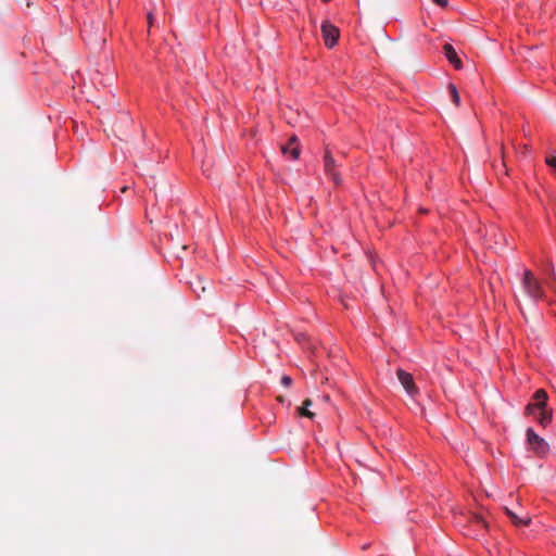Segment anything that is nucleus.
<instances>
[{
	"label": "nucleus",
	"mask_w": 556,
	"mask_h": 556,
	"mask_svg": "<svg viewBox=\"0 0 556 556\" xmlns=\"http://www.w3.org/2000/svg\"><path fill=\"white\" fill-rule=\"evenodd\" d=\"M545 162L546 164L554 169L555 174H556V153L555 154H551V155H547L546 159H545Z\"/></svg>",
	"instance_id": "4468645a"
},
{
	"label": "nucleus",
	"mask_w": 556,
	"mask_h": 556,
	"mask_svg": "<svg viewBox=\"0 0 556 556\" xmlns=\"http://www.w3.org/2000/svg\"><path fill=\"white\" fill-rule=\"evenodd\" d=\"M321 33H323V37H324V40H325V45L328 48H332L338 42L340 31L330 22L325 21L321 24Z\"/></svg>",
	"instance_id": "20e7f679"
},
{
	"label": "nucleus",
	"mask_w": 556,
	"mask_h": 556,
	"mask_svg": "<svg viewBox=\"0 0 556 556\" xmlns=\"http://www.w3.org/2000/svg\"><path fill=\"white\" fill-rule=\"evenodd\" d=\"M291 383H292V379H291V377H289V376H287V375H285V376H282V377H281V384H282V386H285V387H287V388H288V387H290V386H291Z\"/></svg>",
	"instance_id": "dca6fc26"
},
{
	"label": "nucleus",
	"mask_w": 556,
	"mask_h": 556,
	"mask_svg": "<svg viewBox=\"0 0 556 556\" xmlns=\"http://www.w3.org/2000/svg\"><path fill=\"white\" fill-rule=\"evenodd\" d=\"M190 287L198 298L212 290V283L202 277H195L193 281H190Z\"/></svg>",
	"instance_id": "0eeeda50"
},
{
	"label": "nucleus",
	"mask_w": 556,
	"mask_h": 556,
	"mask_svg": "<svg viewBox=\"0 0 556 556\" xmlns=\"http://www.w3.org/2000/svg\"><path fill=\"white\" fill-rule=\"evenodd\" d=\"M340 164L333 159L331 152L326 148L324 153V172L326 176L333 181L334 185L339 186L342 182V177L339 172Z\"/></svg>",
	"instance_id": "f03ea898"
},
{
	"label": "nucleus",
	"mask_w": 556,
	"mask_h": 556,
	"mask_svg": "<svg viewBox=\"0 0 556 556\" xmlns=\"http://www.w3.org/2000/svg\"><path fill=\"white\" fill-rule=\"evenodd\" d=\"M505 511H506L507 516L509 517L510 521L516 527L528 526L531 522V517L528 514H525L523 516H519L518 514H516L515 511L510 510L507 507L505 508Z\"/></svg>",
	"instance_id": "1a4fd4ad"
},
{
	"label": "nucleus",
	"mask_w": 556,
	"mask_h": 556,
	"mask_svg": "<svg viewBox=\"0 0 556 556\" xmlns=\"http://www.w3.org/2000/svg\"><path fill=\"white\" fill-rule=\"evenodd\" d=\"M444 54L446 59L455 66V68L459 70L463 66L462 61L458 59L457 53L452 45L445 43L443 47Z\"/></svg>",
	"instance_id": "9d476101"
},
{
	"label": "nucleus",
	"mask_w": 556,
	"mask_h": 556,
	"mask_svg": "<svg viewBox=\"0 0 556 556\" xmlns=\"http://www.w3.org/2000/svg\"><path fill=\"white\" fill-rule=\"evenodd\" d=\"M83 34H84V37H85V36H86V34H87V29H84V30H83Z\"/></svg>",
	"instance_id": "6ab92c4d"
},
{
	"label": "nucleus",
	"mask_w": 556,
	"mask_h": 556,
	"mask_svg": "<svg viewBox=\"0 0 556 556\" xmlns=\"http://www.w3.org/2000/svg\"><path fill=\"white\" fill-rule=\"evenodd\" d=\"M472 521L476 522L478 526H481L483 528L488 527L486 521L484 520V518L482 516L475 515Z\"/></svg>",
	"instance_id": "2eb2a0df"
},
{
	"label": "nucleus",
	"mask_w": 556,
	"mask_h": 556,
	"mask_svg": "<svg viewBox=\"0 0 556 556\" xmlns=\"http://www.w3.org/2000/svg\"><path fill=\"white\" fill-rule=\"evenodd\" d=\"M397 379L400 380L401 384L405 389L408 395L415 396L418 393V389L414 382V378L410 374L406 372L405 370L399 368L396 370Z\"/></svg>",
	"instance_id": "39448f33"
},
{
	"label": "nucleus",
	"mask_w": 556,
	"mask_h": 556,
	"mask_svg": "<svg viewBox=\"0 0 556 556\" xmlns=\"http://www.w3.org/2000/svg\"><path fill=\"white\" fill-rule=\"evenodd\" d=\"M281 151L285 155L289 154L292 160H296L300 155L298 138L295 136H292L289 139V143L287 146L281 147Z\"/></svg>",
	"instance_id": "6e6552de"
},
{
	"label": "nucleus",
	"mask_w": 556,
	"mask_h": 556,
	"mask_svg": "<svg viewBox=\"0 0 556 556\" xmlns=\"http://www.w3.org/2000/svg\"><path fill=\"white\" fill-rule=\"evenodd\" d=\"M325 2H328L329 0H324Z\"/></svg>",
	"instance_id": "aec40b11"
},
{
	"label": "nucleus",
	"mask_w": 556,
	"mask_h": 556,
	"mask_svg": "<svg viewBox=\"0 0 556 556\" xmlns=\"http://www.w3.org/2000/svg\"><path fill=\"white\" fill-rule=\"evenodd\" d=\"M435 4L440 5V7H446L447 5V0H432Z\"/></svg>",
	"instance_id": "f3484780"
},
{
	"label": "nucleus",
	"mask_w": 556,
	"mask_h": 556,
	"mask_svg": "<svg viewBox=\"0 0 556 556\" xmlns=\"http://www.w3.org/2000/svg\"><path fill=\"white\" fill-rule=\"evenodd\" d=\"M448 90L451 92V98H452L453 103L456 106H458L460 104V97H459V93H458L456 87L453 84H450Z\"/></svg>",
	"instance_id": "ddd939ff"
},
{
	"label": "nucleus",
	"mask_w": 556,
	"mask_h": 556,
	"mask_svg": "<svg viewBox=\"0 0 556 556\" xmlns=\"http://www.w3.org/2000/svg\"><path fill=\"white\" fill-rule=\"evenodd\" d=\"M540 425L547 426L552 420V410H548L545 408H540L535 412L534 415H532Z\"/></svg>",
	"instance_id": "9b49d317"
},
{
	"label": "nucleus",
	"mask_w": 556,
	"mask_h": 556,
	"mask_svg": "<svg viewBox=\"0 0 556 556\" xmlns=\"http://www.w3.org/2000/svg\"><path fill=\"white\" fill-rule=\"evenodd\" d=\"M312 405V400L309 399H306L304 402H303V405L301 407L298 408V413L300 416H304V417H307L309 419H312L315 414L313 412H311L308 409V407Z\"/></svg>",
	"instance_id": "f8f14e48"
},
{
	"label": "nucleus",
	"mask_w": 556,
	"mask_h": 556,
	"mask_svg": "<svg viewBox=\"0 0 556 556\" xmlns=\"http://www.w3.org/2000/svg\"><path fill=\"white\" fill-rule=\"evenodd\" d=\"M527 441L531 448L538 454V455H544L548 451V444L545 442L544 439L539 437L533 429L529 428L527 430Z\"/></svg>",
	"instance_id": "7ed1b4c3"
},
{
	"label": "nucleus",
	"mask_w": 556,
	"mask_h": 556,
	"mask_svg": "<svg viewBox=\"0 0 556 556\" xmlns=\"http://www.w3.org/2000/svg\"><path fill=\"white\" fill-rule=\"evenodd\" d=\"M522 289L532 301L536 302L544 296V291L539 280L530 270H525L522 279Z\"/></svg>",
	"instance_id": "f257e3e1"
},
{
	"label": "nucleus",
	"mask_w": 556,
	"mask_h": 556,
	"mask_svg": "<svg viewBox=\"0 0 556 556\" xmlns=\"http://www.w3.org/2000/svg\"><path fill=\"white\" fill-rule=\"evenodd\" d=\"M148 18H149V23L151 24L152 23V16L151 14L148 15Z\"/></svg>",
	"instance_id": "a211bd4d"
},
{
	"label": "nucleus",
	"mask_w": 556,
	"mask_h": 556,
	"mask_svg": "<svg viewBox=\"0 0 556 556\" xmlns=\"http://www.w3.org/2000/svg\"><path fill=\"white\" fill-rule=\"evenodd\" d=\"M535 403H530L526 407L527 415H534L535 412L540 408H545L547 406V393L543 389H539L533 396Z\"/></svg>",
	"instance_id": "423d86ee"
}]
</instances>
